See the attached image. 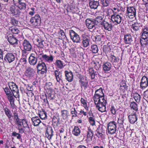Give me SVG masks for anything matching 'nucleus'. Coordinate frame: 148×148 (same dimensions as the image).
Listing matches in <instances>:
<instances>
[{"label": "nucleus", "mask_w": 148, "mask_h": 148, "mask_svg": "<svg viewBox=\"0 0 148 148\" xmlns=\"http://www.w3.org/2000/svg\"><path fill=\"white\" fill-rule=\"evenodd\" d=\"M97 108L102 112H106V105L107 101L105 98L102 99L94 100Z\"/></svg>", "instance_id": "obj_1"}, {"label": "nucleus", "mask_w": 148, "mask_h": 148, "mask_svg": "<svg viewBox=\"0 0 148 148\" xmlns=\"http://www.w3.org/2000/svg\"><path fill=\"white\" fill-rule=\"evenodd\" d=\"M30 130L25 119L19 118V133H22L24 132V130L26 132H28Z\"/></svg>", "instance_id": "obj_2"}, {"label": "nucleus", "mask_w": 148, "mask_h": 148, "mask_svg": "<svg viewBox=\"0 0 148 148\" xmlns=\"http://www.w3.org/2000/svg\"><path fill=\"white\" fill-rule=\"evenodd\" d=\"M8 85L14 96L16 98H18V86L13 82L9 83Z\"/></svg>", "instance_id": "obj_3"}, {"label": "nucleus", "mask_w": 148, "mask_h": 148, "mask_svg": "<svg viewBox=\"0 0 148 148\" xmlns=\"http://www.w3.org/2000/svg\"><path fill=\"white\" fill-rule=\"evenodd\" d=\"M38 73L43 74L47 71V67L45 63L42 61L39 62L37 66Z\"/></svg>", "instance_id": "obj_4"}, {"label": "nucleus", "mask_w": 148, "mask_h": 148, "mask_svg": "<svg viewBox=\"0 0 148 148\" xmlns=\"http://www.w3.org/2000/svg\"><path fill=\"white\" fill-rule=\"evenodd\" d=\"M86 26L89 29H92L94 28L93 31L98 28L99 26L96 24L94 19L88 18L86 21Z\"/></svg>", "instance_id": "obj_5"}, {"label": "nucleus", "mask_w": 148, "mask_h": 148, "mask_svg": "<svg viewBox=\"0 0 148 148\" xmlns=\"http://www.w3.org/2000/svg\"><path fill=\"white\" fill-rule=\"evenodd\" d=\"M31 23L33 26L36 27L39 26L41 23V18L38 14H36L35 16L32 17L30 20Z\"/></svg>", "instance_id": "obj_6"}, {"label": "nucleus", "mask_w": 148, "mask_h": 148, "mask_svg": "<svg viewBox=\"0 0 148 148\" xmlns=\"http://www.w3.org/2000/svg\"><path fill=\"white\" fill-rule=\"evenodd\" d=\"M103 90L101 88L96 90L93 97L94 100H98L99 99H102L103 98H104L105 95L103 92Z\"/></svg>", "instance_id": "obj_7"}, {"label": "nucleus", "mask_w": 148, "mask_h": 148, "mask_svg": "<svg viewBox=\"0 0 148 148\" xmlns=\"http://www.w3.org/2000/svg\"><path fill=\"white\" fill-rule=\"evenodd\" d=\"M123 15L121 14H114L111 15V19L113 23H116L117 24H120L122 21H123Z\"/></svg>", "instance_id": "obj_8"}, {"label": "nucleus", "mask_w": 148, "mask_h": 148, "mask_svg": "<svg viewBox=\"0 0 148 148\" xmlns=\"http://www.w3.org/2000/svg\"><path fill=\"white\" fill-rule=\"evenodd\" d=\"M69 34L71 39L74 42H79L81 41L79 35L73 30L69 31Z\"/></svg>", "instance_id": "obj_9"}, {"label": "nucleus", "mask_w": 148, "mask_h": 148, "mask_svg": "<svg viewBox=\"0 0 148 148\" xmlns=\"http://www.w3.org/2000/svg\"><path fill=\"white\" fill-rule=\"evenodd\" d=\"M15 6H12L10 10L14 15H18V0H13Z\"/></svg>", "instance_id": "obj_10"}, {"label": "nucleus", "mask_w": 148, "mask_h": 148, "mask_svg": "<svg viewBox=\"0 0 148 148\" xmlns=\"http://www.w3.org/2000/svg\"><path fill=\"white\" fill-rule=\"evenodd\" d=\"M128 16L129 18H132L135 17L136 15V10L134 7H128L127 11Z\"/></svg>", "instance_id": "obj_11"}, {"label": "nucleus", "mask_w": 148, "mask_h": 148, "mask_svg": "<svg viewBox=\"0 0 148 148\" xmlns=\"http://www.w3.org/2000/svg\"><path fill=\"white\" fill-rule=\"evenodd\" d=\"M38 60L37 54L35 53L31 54L29 58V62L31 65L34 66L37 63Z\"/></svg>", "instance_id": "obj_12"}, {"label": "nucleus", "mask_w": 148, "mask_h": 148, "mask_svg": "<svg viewBox=\"0 0 148 148\" xmlns=\"http://www.w3.org/2000/svg\"><path fill=\"white\" fill-rule=\"evenodd\" d=\"M35 73V70L30 67H28L26 69L25 74L26 76L31 79L33 77Z\"/></svg>", "instance_id": "obj_13"}, {"label": "nucleus", "mask_w": 148, "mask_h": 148, "mask_svg": "<svg viewBox=\"0 0 148 148\" xmlns=\"http://www.w3.org/2000/svg\"><path fill=\"white\" fill-rule=\"evenodd\" d=\"M148 78L145 76H143L140 83V88L142 89H144L148 86Z\"/></svg>", "instance_id": "obj_14"}, {"label": "nucleus", "mask_w": 148, "mask_h": 148, "mask_svg": "<svg viewBox=\"0 0 148 148\" xmlns=\"http://www.w3.org/2000/svg\"><path fill=\"white\" fill-rule=\"evenodd\" d=\"M45 135L46 137L49 140L51 138L53 135V131L51 127L49 126L47 127Z\"/></svg>", "instance_id": "obj_15"}, {"label": "nucleus", "mask_w": 148, "mask_h": 148, "mask_svg": "<svg viewBox=\"0 0 148 148\" xmlns=\"http://www.w3.org/2000/svg\"><path fill=\"white\" fill-rule=\"evenodd\" d=\"M41 60V61H44L45 62H52L53 61V58L52 55H50V56L47 55L46 54H42V57L40 58Z\"/></svg>", "instance_id": "obj_16"}, {"label": "nucleus", "mask_w": 148, "mask_h": 148, "mask_svg": "<svg viewBox=\"0 0 148 148\" xmlns=\"http://www.w3.org/2000/svg\"><path fill=\"white\" fill-rule=\"evenodd\" d=\"M128 118L131 124H134L137 121V118L136 116V112H134L129 115Z\"/></svg>", "instance_id": "obj_17"}, {"label": "nucleus", "mask_w": 148, "mask_h": 148, "mask_svg": "<svg viewBox=\"0 0 148 148\" xmlns=\"http://www.w3.org/2000/svg\"><path fill=\"white\" fill-rule=\"evenodd\" d=\"M54 75L57 82L60 83L61 82H62L63 76L60 71L59 72L57 70H55Z\"/></svg>", "instance_id": "obj_18"}, {"label": "nucleus", "mask_w": 148, "mask_h": 148, "mask_svg": "<svg viewBox=\"0 0 148 148\" xmlns=\"http://www.w3.org/2000/svg\"><path fill=\"white\" fill-rule=\"evenodd\" d=\"M15 59V57L12 53H8L5 55L4 60L6 62L10 63L13 61Z\"/></svg>", "instance_id": "obj_19"}, {"label": "nucleus", "mask_w": 148, "mask_h": 148, "mask_svg": "<svg viewBox=\"0 0 148 148\" xmlns=\"http://www.w3.org/2000/svg\"><path fill=\"white\" fill-rule=\"evenodd\" d=\"M101 25L105 30L108 31H110L112 30V25L111 24H109L107 22L103 21L101 23Z\"/></svg>", "instance_id": "obj_20"}, {"label": "nucleus", "mask_w": 148, "mask_h": 148, "mask_svg": "<svg viewBox=\"0 0 148 148\" xmlns=\"http://www.w3.org/2000/svg\"><path fill=\"white\" fill-rule=\"evenodd\" d=\"M24 49L26 51H30L32 49V46L29 41L25 40L23 43Z\"/></svg>", "instance_id": "obj_21"}, {"label": "nucleus", "mask_w": 148, "mask_h": 148, "mask_svg": "<svg viewBox=\"0 0 148 148\" xmlns=\"http://www.w3.org/2000/svg\"><path fill=\"white\" fill-rule=\"evenodd\" d=\"M99 5V1L94 0H90L89 5L91 9H97Z\"/></svg>", "instance_id": "obj_22"}, {"label": "nucleus", "mask_w": 148, "mask_h": 148, "mask_svg": "<svg viewBox=\"0 0 148 148\" xmlns=\"http://www.w3.org/2000/svg\"><path fill=\"white\" fill-rule=\"evenodd\" d=\"M31 120L33 123L32 124L34 126H38L39 124L41 122L39 117L38 116H35L32 117Z\"/></svg>", "instance_id": "obj_23"}, {"label": "nucleus", "mask_w": 148, "mask_h": 148, "mask_svg": "<svg viewBox=\"0 0 148 148\" xmlns=\"http://www.w3.org/2000/svg\"><path fill=\"white\" fill-rule=\"evenodd\" d=\"M141 38L143 39L148 40V27H145L143 29V32L141 35Z\"/></svg>", "instance_id": "obj_24"}, {"label": "nucleus", "mask_w": 148, "mask_h": 148, "mask_svg": "<svg viewBox=\"0 0 148 148\" xmlns=\"http://www.w3.org/2000/svg\"><path fill=\"white\" fill-rule=\"evenodd\" d=\"M65 73V75L66 79L69 82H71L73 78V75L72 73L71 72H69L67 71H66L64 72Z\"/></svg>", "instance_id": "obj_25"}, {"label": "nucleus", "mask_w": 148, "mask_h": 148, "mask_svg": "<svg viewBox=\"0 0 148 148\" xmlns=\"http://www.w3.org/2000/svg\"><path fill=\"white\" fill-rule=\"evenodd\" d=\"M96 132L97 134V136L98 138L102 137L104 134V130L102 127L99 126L97 129Z\"/></svg>", "instance_id": "obj_26"}, {"label": "nucleus", "mask_w": 148, "mask_h": 148, "mask_svg": "<svg viewBox=\"0 0 148 148\" xmlns=\"http://www.w3.org/2000/svg\"><path fill=\"white\" fill-rule=\"evenodd\" d=\"M111 66V63L108 62L104 63L103 65V71L106 73L108 72L110 70Z\"/></svg>", "instance_id": "obj_27"}, {"label": "nucleus", "mask_w": 148, "mask_h": 148, "mask_svg": "<svg viewBox=\"0 0 148 148\" xmlns=\"http://www.w3.org/2000/svg\"><path fill=\"white\" fill-rule=\"evenodd\" d=\"M124 41L126 44H130L132 41V38L130 34L125 35L124 38Z\"/></svg>", "instance_id": "obj_28"}, {"label": "nucleus", "mask_w": 148, "mask_h": 148, "mask_svg": "<svg viewBox=\"0 0 148 148\" xmlns=\"http://www.w3.org/2000/svg\"><path fill=\"white\" fill-rule=\"evenodd\" d=\"M8 40L9 43L12 45L17 44L18 43V40L13 36H10L8 37Z\"/></svg>", "instance_id": "obj_29"}, {"label": "nucleus", "mask_w": 148, "mask_h": 148, "mask_svg": "<svg viewBox=\"0 0 148 148\" xmlns=\"http://www.w3.org/2000/svg\"><path fill=\"white\" fill-rule=\"evenodd\" d=\"M72 133L73 134L76 136H78L80 134V129L77 126H74V128L73 130Z\"/></svg>", "instance_id": "obj_30"}, {"label": "nucleus", "mask_w": 148, "mask_h": 148, "mask_svg": "<svg viewBox=\"0 0 148 148\" xmlns=\"http://www.w3.org/2000/svg\"><path fill=\"white\" fill-rule=\"evenodd\" d=\"M88 130L87 135V139H89V140H92L93 136V131L90 127L88 128Z\"/></svg>", "instance_id": "obj_31"}, {"label": "nucleus", "mask_w": 148, "mask_h": 148, "mask_svg": "<svg viewBox=\"0 0 148 148\" xmlns=\"http://www.w3.org/2000/svg\"><path fill=\"white\" fill-rule=\"evenodd\" d=\"M82 42L84 47H88L89 45V39L88 38H84L82 40Z\"/></svg>", "instance_id": "obj_32"}, {"label": "nucleus", "mask_w": 148, "mask_h": 148, "mask_svg": "<svg viewBox=\"0 0 148 148\" xmlns=\"http://www.w3.org/2000/svg\"><path fill=\"white\" fill-rule=\"evenodd\" d=\"M130 107L131 109H132L136 112L138 111V108L137 104L135 102L133 101L131 102L130 104Z\"/></svg>", "instance_id": "obj_33"}, {"label": "nucleus", "mask_w": 148, "mask_h": 148, "mask_svg": "<svg viewBox=\"0 0 148 148\" xmlns=\"http://www.w3.org/2000/svg\"><path fill=\"white\" fill-rule=\"evenodd\" d=\"M61 115L64 119H66L69 116V111L66 110H63L61 111Z\"/></svg>", "instance_id": "obj_34"}, {"label": "nucleus", "mask_w": 148, "mask_h": 148, "mask_svg": "<svg viewBox=\"0 0 148 148\" xmlns=\"http://www.w3.org/2000/svg\"><path fill=\"white\" fill-rule=\"evenodd\" d=\"M140 24L138 23H135L132 24V27L134 30L137 31L139 29Z\"/></svg>", "instance_id": "obj_35"}, {"label": "nucleus", "mask_w": 148, "mask_h": 148, "mask_svg": "<svg viewBox=\"0 0 148 148\" xmlns=\"http://www.w3.org/2000/svg\"><path fill=\"white\" fill-rule=\"evenodd\" d=\"M116 123L114 121L110 122L108 125V129L111 128H116Z\"/></svg>", "instance_id": "obj_36"}, {"label": "nucleus", "mask_w": 148, "mask_h": 148, "mask_svg": "<svg viewBox=\"0 0 148 148\" xmlns=\"http://www.w3.org/2000/svg\"><path fill=\"white\" fill-rule=\"evenodd\" d=\"M133 98L137 103L139 102L140 101V96L137 93H135L134 94Z\"/></svg>", "instance_id": "obj_37"}, {"label": "nucleus", "mask_w": 148, "mask_h": 148, "mask_svg": "<svg viewBox=\"0 0 148 148\" xmlns=\"http://www.w3.org/2000/svg\"><path fill=\"white\" fill-rule=\"evenodd\" d=\"M140 43L141 45L143 47H145L148 44V40H146L145 39H143L142 38H141L140 40Z\"/></svg>", "instance_id": "obj_38"}, {"label": "nucleus", "mask_w": 148, "mask_h": 148, "mask_svg": "<svg viewBox=\"0 0 148 148\" xmlns=\"http://www.w3.org/2000/svg\"><path fill=\"white\" fill-rule=\"evenodd\" d=\"M89 71L92 79H94L95 78V74L93 68H89Z\"/></svg>", "instance_id": "obj_39"}, {"label": "nucleus", "mask_w": 148, "mask_h": 148, "mask_svg": "<svg viewBox=\"0 0 148 148\" xmlns=\"http://www.w3.org/2000/svg\"><path fill=\"white\" fill-rule=\"evenodd\" d=\"M56 62L58 67L60 69H62L64 67L63 63L61 60H57Z\"/></svg>", "instance_id": "obj_40"}, {"label": "nucleus", "mask_w": 148, "mask_h": 148, "mask_svg": "<svg viewBox=\"0 0 148 148\" xmlns=\"http://www.w3.org/2000/svg\"><path fill=\"white\" fill-rule=\"evenodd\" d=\"M94 20L95 21V23H96V24L98 25V24L100 23V22L101 23V22L103 21V18L102 16H98L95 18Z\"/></svg>", "instance_id": "obj_41"}, {"label": "nucleus", "mask_w": 148, "mask_h": 148, "mask_svg": "<svg viewBox=\"0 0 148 148\" xmlns=\"http://www.w3.org/2000/svg\"><path fill=\"white\" fill-rule=\"evenodd\" d=\"M101 3L103 6L107 7L110 3V0H100Z\"/></svg>", "instance_id": "obj_42"}, {"label": "nucleus", "mask_w": 148, "mask_h": 148, "mask_svg": "<svg viewBox=\"0 0 148 148\" xmlns=\"http://www.w3.org/2000/svg\"><path fill=\"white\" fill-rule=\"evenodd\" d=\"M92 51L94 53H97L98 51L97 46L96 45H92L91 46Z\"/></svg>", "instance_id": "obj_43"}, {"label": "nucleus", "mask_w": 148, "mask_h": 148, "mask_svg": "<svg viewBox=\"0 0 148 148\" xmlns=\"http://www.w3.org/2000/svg\"><path fill=\"white\" fill-rule=\"evenodd\" d=\"M110 59L112 62H118L119 59L118 58L112 55L110 56Z\"/></svg>", "instance_id": "obj_44"}, {"label": "nucleus", "mask_w": 148, "mask_h": 148, "mask_svg": "<svg viewBox=\"0 0 148 148\" xmlns=\"http://www.w3.org/2000/svg\"><path fill=\"white\" fill-rule=\"evenodd\" d=\"M121 117L120 116L118 120V122L120 124H123L124 120V115L123 114L121 115Z\"/></svg>", "instance_id": "obj_45"}, {"label": "nucleus", "mask_w": 148, "mask_h": 148, "mask_svg": "<svg viewBox=\"0 0 148 148\" xmlns=\"http://www.w3.org/2000/svg\"><path fill=\"white\" fill-rule=\"evenodd\" d=\"M94 64V68L97 70H99L101 66V64L98 62H95L93 63Z\"/></svg>", "instance_id": "obj_46"}, {"label": "nucleus", "mask_w": 148, "mask_h": 148, "mask_svg": "<svg viewBox=\"0 0 148 148\" xmlns=\"http://www.w3.org/2000/svg\"><path fill=\"white\" fill-rule=\"evenodd\" d=\"M81 101L82 103L83 104L85 108L87 110L88 109V107L87 104L86 102V100L83 98H81Z\"/></svg>", "instance_id": "obj_47"}, {"label": "nucleus", "mask_w": 148, "mask_h": 148, "mask_svg": "<svg viewBox=\"0 0 148 148\" xmlns=\"http://www.w3.org/2000/svg\"><path fill=\"white\" fill-rule=\"evenodd\" d=\"M19 0V9L20 10H25L26 8V5L25 3H20Z\"/></svg>", "instance_id": "obj_48"}, {"label": "nucleus", "mask_w": 148, "mask_h": 148, "mask_svg": "<svg viewBox=\"0 0 148 148\" xmlns=\"http://www.w3.org/2000/svg\"><path fill=\"white\" fill-rule=\"evenodd\" d=\"M40 118L42 119H45L47 117L46 113L45 112H43L39 114Z\"/></svg>", "instance_id": "obj_49"}, {"label": "nucleus", "mask_w": 148, "mask_h": 148, "mask_svg": "<svg viewBox=\"0 0 148 148\" xmlns=\"http://www.w3.org/2000/svg\"><path fill=\"white\" fill-rule=\"evenodd\" d=\"M4 90L7 96L11 95V94H12V93L11 92L10 89L8 87H5L4 89Z\"/></svg>", "instance_id": "obj_50"}, {"label": "nucleus", "mask_w": 148, "mask_h": 148, "mask_svg": "<svg viewBox=\"0 0 148 148\" xmlns=\"http://www.w3.org/2000/svg\"><path fill=\"white\" fill-rule=\"evenodd\" d=\"M120 88L121 89L126 90L127 86L126 84L124 82H122L120 84Z\"/></svg>", "instance_id": "obj_51"}, {"label": "nucleus", "mask_w": 148, "mask_h": 148, "mask_svg": "<svg viewBox=\"0 0 148 148\" xmlns=\"http://www.w3.org/2000/svg\"><path fill=\"white\" fill-rule=\"evenodd\" d=\"M26 60L25 58H21L20 60V62H19V65H26Z\"/></svg>", "instance_id": "obj_52"}, {"label": "nucleus", "mask_w": 148, "mask_h": 148, "mask_svg": "<svg viewBox=\"0 0 148 148\" xmlns=\"http://www.w3.org/2000/svg\"><path fill=\"white\" fill-rule=\"evenodd\" d=\"M81 83V88L83 87L84 89H86L87 87L88 83L85 81H82L80 82Z\"/></svg>", "instance_id": "obj_53"}, {"label": "nucleus", "mask_w": 148, "mask_h": 148, "mask_svg": "<svg viewBox=\"0 0 148 148\" xmlns=\"http://www.w3.org/2000/svg\"><path fill=\"white\" fill-rule=\"evenodd\" d=\"M71 113L72 115V117H75L77 116V112L76 111L75 108L72 109V110L71 111Z\"/></svg>", "instance_id": "obj_54"}, {"label": "nucleus", "mask_w": 148, "mask_h": 148, "mask_svg": "<svg viewBox=\"0 0 148 148\" xmlns=\"http://www.w3.org/2000/svg\"><path fill=\"white\" fill-rule=\"evenodd\" d=\"M108 133L112 134L115 133L116 131V128L108 129Z\"/></svg>", "instance_id": "obj_55"}, {"label": "nucleus", "mask_w": 148, "mask_h": 148, "mask_svg": "<svg viewBox=\"0 0 148 148\" xmlns=\"http://www.w3.org/2000/svg\"><path fill=\"white\" fill-rule=\"evenodd\" d=\"M14 121L16 124H18V116L17 114L14 113Z\"/></svg>", "instance_id": "obj_56"}, {"label": "nucleus", "mask_w": 148, "mask_h": 148, "mask_svg": "<svg viewBox=\"0 0 148 148\" xmlns=\"http://www.w3.org/2000/svg\"><path fill=\"white\" fill-rule=\"evenodd\" d=\"M89 120L90 124L92 126H93L95 125V121L93 117H90L89 118Z\"/></svg>", "instance_id": "obj_57"}, {"label": "nucleus", "mask_w": 148, "mask_h": 148, "mask_svg": "<svg viewBox=\"0 0 148 148\" xmlns=\"http://www.w3.org/2000/svg\"><path fill=\"white\" fill-rule=\"evenodd\" d=\"M110 50V47L109 46H105L103 47V51L106 52H108Z\"/></svg>", "instance_id": "obj_58"}, {"label": "nucleus", "mask_w": 148, "mask_h": 148, "mask_svg": "<svg viewBox=\"0 0 148 148\" xmlns=\"http://www.w3.org/2000/svg\"><path fill=\"white\" fill-rule=\"evenodd\" d=\"M38 42V45L40 47L42 48L44 47V45L43 44V42H44V41L39 40L38 39L37 40Z\"/></svg>", "instance_id": "obj_59"}, {"label": "nucleus", "mask_w": 148, "mask_h": 148, "mask_svg": "<svg viewBox=\"0 0 148 148\" xmlns=\"http://www.w3.org/2000/svg\"><path fill=\"white\" fill-rule=\"evenodd\" d=\"M5 114L7 115V116L9 117L10 118L11 117V115L10 114V112L9 111L8 109L6 108L5 109Z\"/></svg>", "instance_id": "obj_60"}, {"label": "nucleus", "mask_w": 148, "mask_h": 148, "mask_svg": "<svg viewBox=\"0 0 148 148\" xmlns=\"http://www.w3.org/2000/svg\"><path fill=\"white\" fill-rule=\"evenodd\" d=\"M19 67L20 70L21 71H24L25 68L26 67V65H19Z\"/></svg>", "instance_id": "obj_61"}, {"label": "nucleus", "mask_w": 148, "mask_h": 148, "mask_svg": "<svg viewBox=\"0 0 148 148\" xmlns=\"http://www.w3.org/2000/svg\"><path fill=\"white\" fill-rule=\"evenodd\" d=\"M110 111L111 113L114 114L115 115L116 113V111L115 108L113 106H112L110 108Z\"/></svg>", "instance_id": "obj_62"}, {"label": "nucleus", "mask_w": 148, "mask_h": 148, "mask_svg": "<svg viewBox=\"0 0 148 148\" xmlns=\"http://www.w3.org/2000/svg\"><path fill=\"white\" fill-rule=\"evenodd\" d=\"M95 37L96 41H100L101 40V37L99 35L96 36Z\"/></svg>", "instance_id": "obj_63"}, {"label": "nucleus", "mask_w": 148, "mask_h": 148, "mask_svg": "<svg viewBox=\"0 0 148 148\" xmlns=\"http://www.w3.org/2000/svg\"><path fill=\"white\" fill-rule=\"evenodd\" d=\"M144 96L146 98H148V89L144 92Z\"/></svg>", "instance_id": "obj_64"}]
</instances>
